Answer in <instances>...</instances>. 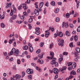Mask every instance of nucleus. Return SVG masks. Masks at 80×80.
<instances>
[{
  "mask_svg": "<svg viewBox=\"0 0 80 80\" xmlns=\"http://www.w3.org/2000/svg\"><path fill=\"white\" fill-rule=\"evenodd\" d=\"M28 78L29 79H32V75H29L28 76Z\"/></svg>",
  "mask_w": 80,
  "mask_h": 80,
  "instance_id": "6e6d98bb",
  "label": "nucleus"
},
{
  "mask_svg": "<svg viewBox=\"0 0 80 80\" xmlns=\"http://www.w3.org/2000/svg\"><path fill=\"white\" fill-rule=\"evenodd\" d=\"M55 2L54 1H52L51 2V4L52 5V6H55Z\"/></svg>",
  "mask_w": 80,
  "mask_h": 80,
  "instance_id": "c85d7f7f",
  "label": "nucleus"
},
{
  "mask_svg": "<svg viewBox=\"0 0 80 80\" xmlns=\"http://www.w3.org/2000/svg\"><path fill=\"white\" fill-rule=\"evenodd\" d=\"M16 51V49H15V48H13L12 49V51H11L9 53L8 55L9 56H10V55H13V52H15Z\"/></svg>",
  "mask_w": 80,
  "mask_h": 80,
  "instance_id": "7ed1b4c3",
  "label": "nucleus"
},
{
  "mask_svg": "<svg viewBox=\"0 0 80 80\" xmlns=\"http://www.w3.org/2000/svg\"><path fill=\"white\" fill-rule=\"evenodd\" d=\"M43 54H39L38 55V57L40 59H42L43 58Z\"/></svg>",
  "mask_w": 80,
  "mask_h": 80,
  "instance_id": "dca6fc26",
  "label": "nucleus"
},
{
  "mask_svg": "<svg viewBox=\"0 0 80 80\" xmlns=\"http://www.w3.org/2000/svg\"><path fill=\"white\" fill-rule=\"evenodd\" d=\"M13 70H16L17 69L16 68V66L14 65L13 67Z\"/></svg>",
  "mask_w": 80,
  "mask_h": 80,
  "instance_id": "5fc2aeb1",
  "label": "nucleus"
},
{
  "mask_svg": "<svg viewBox=\"0 0 80 80\" xmlns=\"http://www.w3.org/2000/svg\"><path fill=\"white\" fill-rule=\"evenodd\" d=\"M73 42H71L69 44V46L70 47H73Z\"/></svg>",
  "mask_w": 80,
  "mask_h": 80,
  "instance_id": "49530a36",
  "label": "nucleus"
},
{
  "mask_svg": "<svg viewBox=\"0 0 80 80\" xmlns=\"http://www.w3.org/2000/svg\"><path fill=\"white\" fill-rule=\"evenodd\" d=\"M3 54L4 56H7V52H3Z\"/></svg>",
  "mask_w": 80,
  "mask_h": 80,
  "instance_id": "774afa93",
  "label": "nucleus"
},
{
  "mask_svg": "<svg viewBox=\"0 0 80 80\" xmlns=\"http://www.w3.org/2000/svg\"><path fill=\"white\" fill-rule=\"evenodd\" d=\"M50 55L51 56V58L50 57H47V58H48L49 60H52L53 58V56L54 54H53V52H52L51 51L50 52Z\"/></svg>",
  "mask_w": 80,
  "mask_h": 80,
  "instance_id": "f257e3e1",
  "label": "nucleus"
},
{
  "mask_svg": "<svg viewBox=\"0 0 80 80\" xmlns=\"http://www.w3.org/2000/svg\"><path fill=\"white\" fill-rule=\"evenodd\" d=\"M56 33H55L54 34V38H57L58 36V31H56Z\"/></svg>",
  "mask_w": 80,
  "mask_h": 80,
  "instance_id": "4468645a",
  "label": "nucleus"
},
{
  "mask_svg": "<svg viewBox=\"0 0 80 80\" xmlns=\"http://www.w3.org/2000/svg\"><path fill=\"white\" fill-rule=\"evenodd\" d=\"M66 18H69L70 17V14L69 13H67L66 14Z\"/></svg>",
  "mask_w": 80,
  "mask_h": 80,
  "instance_id": "7c9ffc66",
  "label": "nucleus"
},
{
  "mask_svg": "<svg viewBox=\"0 0 80 80\" xmlns=\"http://www.w3.org/2000/svg\"><path fill=\"white\" fill-rule=\"evenodd\" d=\"M23 14L24 16H27V12H23Z\"/></svg>",
  "mask_w": 80,
  "mask_h": 80,
  "instance_id": "09e8293b",
  "label": "nucleus"
},
{
  "mask_svg": "<svg viewBox=\"0 0 80 80\" xmlns=\"http://www.w3.org/2000/svg\"><path fill=\"white\" fill-rule=\"evenodd\" d=\"M43 2H41L39 4V7L40 8H42V7H43Z\"/></svg>",
  "mask_w": 80,
  "mask_h": 80,
  "instance_id": "5701e85b",
  "label": "nucleus"
},
{
  "mask_svg": "<svg viewBox=\"0 0 80 80\" xmlns=\"http://www.w3.org/2000/svg\"><path fill=\"white\" fill-rule=\"evenodd\" d=\"M45 5V6H46V7H48L49 5H48V2H47Z\"/></svg>",
  "mask_w": 80,
  "mask_h": 80,
  "instance_id": "69168bd1",
  "label": "nucleus"
},
{
  "mask_svg": "<svg viewBox=\"0 0 80 80\" xmlns=\"http://www.w3.org/2000/svg\"><path fill=\"white\" fill-rule=\"evenodd\" d=\"M13 58H11L9 59L10 62H12V61H13Z\"/></svg>",
  "mask_w": 80,
  "mask_h": 80,
  "instance_id": "e2e57ef3",
  "label": "nucleus"
},
{
  "mask_svg": "<svg viewBox=\"0 0 80 80\" xmlns=\"http://www.w3.org/2000/svg\"><path fill=\"white\" fill-rule=\"evenodd\" d=\"M4 18H5V15H3L2 16H1V20H2V19H3Z\"/></svg>",
  "mask_w": 80,
  "mask_h": 80,
  "instance_id": "c03bdc74",
  "label": "nucleus"
},
{
  "mask_svg": "<svg viewBox=\"0 0 80 80\" xmlns=\"http://www.w3.org/2000/svg\"><path fill=\"white\" fill-rule=\"evenodd\" d=\"M58 36H59L60 37L62 38L63 37V33L61 32H58Z\"/></svg>",
  "mask_w": 80,
  "mask_h": 80,
  "instance_id": "ddd939ff",
  "label": "nucleus"
},
{
  "mask_svg": "<svg viewBox=\"0 0 80 80\" xmlns=\"http://www.w3.org/2000/svg\"><path fill=\"white\" fill-rule=\"evenodd\" d=\"M63 58H59L58 61L59 63L60 64V63H61L62 61V60H63Z\"/></svg>",
  "mask_w": 80,
  "mask_h": 80,
  "instance_id": "a211bd4d",
  "label": "nucleus"
},
{
  "mask_svg": "<svg viewBox=\"0 0 80 80\" xmlns=\"http://www.w3.org/2000/svg\"><path fill=\"white\" fill-rule=\"evenodd\" d=\"M64 27L66 28H67V27H68V24L67 23H65Z\"/></svg>",
  "mask_w": 80,
  "mask_h": 80,
  "instance_id": "bf43d9fd",
  "label": "nucleus"
},
{
  "mask_svg": "<svg viewBox=\"0 0 80 80\" xmlns=\"http://www.w3.org/2000/svg\"><path fill=\"white\" fill-rule=\"evenodd\" d=\"M28 25H29V29L30 30H31V28H32V26H31V24H28Z\"/></svg>",
  "mask_w": 80,
  "mask_h": 80,
  "instance_id": "de8ad7c7",
  "label": "nucleus"
},
{
  "mask_svg": "<svg viewBox=\"0 0 80 80\" xmlns=\"http://www.w3.org/2000/svg\"><path fill=\"white\" fill-rule=\"evenodd\" d=\"M23 50H28V47L27 46H25L23 47Z\"/></svg>",
  "mask_w": 80,
  "mask_h": 80,
  "instance_id": "6ab92c4d",
  "label": "nucleus"
},
{
  "mask_svg": "<svg viewBox=\"0 0 80 80\" xmlns=\"http://www.w3.org/2000/svg\"><path fill=\"white\" fill-rule=\"evenodd\" d=\"M31 65L33 67H35L36 66V64L35 63H32Z\"/></svg>",
  "mask_w": 80,
  "mask_h": 80,
  "instance_id": "8fccbe9b",
  "label": "nucleus"
},
{
  "mask_svg": "<svg viewBox=\"0 0 80 80\" xmlns=\"http://www.w3.org/2000/svg\"><path fill=\"white\" fill-rule=\"evenodd\" d=\"M63 55H64L67 56V55H68V53H67V52H64L63 53Z\"/></svg>",
  "mask_w": 80,
  "mask_h": 80,
  "instance_id": "603ef678",
  "label": "nucleus"
},
{
  "mask_svg": "<svg viewBox=\"0 0 80 80\" xmlns=\"http://www.w3.org/2000/svg\"><path fill=\"white\" fill-rule=\"evenodd\" d=\"M55 60H52V61L51 62V65H54L55 63Z\"/></svg>",
  "mask_w": 80,
  "mask_h": 80,
  "instance_id": "a878e982",
  "label": "nucleus"
},
{
  "mask_svg": "<svg viewBox=\"0 0 80 80\" xmlns=\"http://www.w3.org/2000/svg\"><path fill=\"white\" fill-rule=\"evenodd\" d=\"M58 44L59 46H61V47H63V43H61V42L60 43H58Z\"/></svg>",
  "mask_w": 80,
  "mask_h": 80,
  "instance_id": "3c124183",
  "label": "nucleus"
},
{
  "mask_svg": "<svg viewBox=\"0 0 80 80\" xmlns=\"http://www.w3.org/2000/svg\"><path fill=\"white\" fill-rule=\"evenodd\" d=\"M14 53L16 56H18V53H19V50L18 49H17L16 51Z\"/></svg>",
  "mask_w": 80,
  "mask_h": 80,
  "instance_id": "9b49d317",
  "label": "nucleus"
},
{
  "mask_svg": "<svg viewBox=\"0 0 80 80\" xmlns=\"http://www.w3.org/2000/svg\"><path fill=\"white\" fill-rule=\"evenodd\" d=\"M43 45H44V43L43 42H41L40 43L39 45L41 47H42L43 46Z\"/></svg>",
  "mask_w": 80,
  "mask_h": 80,
  "instance_id": "c756f323",
  "label": "nucleus"
},
{
  "mask_svg": "<svg viewBox=\"0 0 80 80\" xmlns=\"http://www.w3.org/2000/svg\"><path fill=\"white\" fill-rule=\"evenodd\" d=\"M17 23H18V24H20L22 23V21H17L16 22Z\"/></svg>",
  "mask_w": 80,
  "mask_h": 80,
  "instance_id": "13d9d810",
  "label": "nucleus"
},
{
  "mask_svg": "<svg viewBox=\"0 0 80 80\" xmlns=\"http://www.w3.org/2000/svg\"><path fill=\"white\" fill-rule=\"evenodd\" d=\"M43 13L44 14H46V13H47V12H46V9L45 8H44V9L43 11Z\"/></svg>",
  "mask_w": 80,
  "mask_h": 80,
  "instance_id": "338daca9",
  "label": "nucleus"
},
{
  "mask_svg": "<svg viewBox=\"0 0 80 80\" xmlns=\"http://www.w3.org/2000/svg\"><path fill=\"white\" fill-rule=\"evenodd\" d=\"M16 79H18V80H20V78H21V76L18 74H16L15 76Z\"/></svg>",
  "mask_w": 80,
  "mask_h": 80,
  "instance_id": "1a4fd4ad",
  "label": "nucleus"
},
{
  "mask_svg": "<svg viewBox=\"0 0 80 80\" xmlns=\"http://www.w3.org/2000/svg\"><path fill=\"white\" fill-rule=\"evenodd\" d=\"M22 5V4L20 5V6H19L18 8V10H21V7H22V6H21Z\"/></svg>",
  "mask_w": 80,
  "mask_h": 80,
  "instance_id": "58836bf2",
  "label": "nucleus"
},
{
  "mask_svg": "<svg viewBox=\"0 0 80 80\" xmlns=\"http://www.w3.org/2000/svg\"><path fill=\"white\" fill-rule=\"evenodd\" d=\"M27 72L28 74H33V71L32 69H28L27 70Z\"/></svg>",
  "mask_w": 80,
  "mask_h": 80,
  "instance_id": "f03ea898",
  "label": "nucleus"
},
{
  "mask_svg": "<svg viewBox=\"0 0 80 80\" xmlns=\"http://www.w3.org/2000/svg\"><path fill=\"white\" fill-rule=\"evenodd\" d=\"M38 63L40 64H43V61L42 59H38Z\"/></svg>",
  "mask_w": 80,
  "mask_h": 80,
  "instance_id": "9d476101",
  "label": "nucleus"
},
{
  "mask_svg": "<svg viewBox=\"0 0 80 80\" xmlns=\"http://www.w3.org/2000/svg\"><path fill=\"white\" fill-rule=\"evenodd\" d=\"M72 65V63L71 62H70L68 63V66L69 67V66H70V65Z\"/></svg>",
  "mask_w": 80,
  "mask_h": 80,
  "instance_id": "0e129e2a",
  "label": "nucleus"
},
{
  "mask_svg": "<svg viewBox=\"0 0 80 80\" xmlns=\"http://www.w3.org/2000/svg\"><path fill=\"white\" fill-rule=\"evenodd\" d=\"M65 34L67 36H70V33L69 32V31H67L65 32Z\"/></svg>",
  "mask_w": 80,
  "mask_h": 80,
  "instance_id": "f3484780",
  "label": "nucleus"
},
{
  "mask_svg": "<svg viewBox=\"0 0 80 80\" xmlns=\"http://www.w3.org/2000/svg\"><path fill=\"white\" fill-rule=\"evenodd\" d=\"M69 26L71 28H73V25L72 24H70L69 25Z\"/></svg>",
  "mask_w": 80,
  "mask_h": 80,
  "instance_id": "4d7b16f0",
  "label": "nucleus"
},
{
  "mask_svg": "<svg viewBox=\"0 0 80 80\" xmlns=\"http://www.w3.org/2000/svg\"><path fill=\"white\" fill-rule=\"evenodd\" d=\"M73 78V76L72 75H71L69 76V78H69V79H71V78Z\"/></svg>",
  "mask_w": 80,
  "mask_h": 80,
  "instance_id": "052dcab7",
  "label": "nucleus"
},
{
  "mask_svg": "<svg viewBox=\"0 0 80 80\" xmlns=\"http://www.w3.org/2000/svg\"><path fill=\"white\" fill-rule=\"evenodd\" d=\"M67 68V67H63L62 68V71H64V70H66V69Z\"/></svg>",
  "mask_w": 80,
  "mask_h": 80,
  "instance_id": "a19ab883",
  "label": "nucleus"
},
{
  "mask_svg": "<svg viewBox=\"0 0 80 80\" xmlns=\"http://www.w3.org/2000/svg\"><path fill=\"white\" fill-rule=\"evenodd\" d=\"M29 50L30 52L31 53H32V52H33V48L32 47H29Z\"/></svg>",
  "mask_w": 80,
  "mask_h": 80,
  "instance_id": "f8f14e48",
  "label": "nucleus"
},
{
  "mask_svg": "<svg viewBox=\"0 0 80 80\" xmlns=\"http://www.w3.org/2000/svg\"><path fill=\"white\" fill-rule=\"evenodd\" d=\"M75 74H76V72L74 71H73V72H72L70 73V75H75Z\"/></svg>",
  "mask_w": 80,
  "mask_h": 80,
  "instance_id": "2f4dec72",
  "label": "nucleus"
},
{
  "mask_svg": "<svg viewBox=\"0 0 80 80\" xmlns=\"http://www.w3.org/2000/svg\"><path fill=\"white\" fill-rule=\"evenodd\" d=\"M17 18V15H13L12 18H11V19H12V20H14Z\"/></svg>",
  "mask_w": 80,
  "mask_h": 80,
  "instance_id": "aec40b11",
  "label": "nucleus"
},
{
  "mask_svg": "<svg viewBox=\"0 0 80 80\" xmlns=\"http://www.w3.org/2000/svg\"><path fill=\"white\" fill-rule=\"evenodd\" d=\"M31 16H30V18L28 20V22L29 23H31V22H32V21H33V19L32 18H31Z\"/></svg>",
  "mask_w": 80,
  "mask_h": 80,
  "instance_id": "393cba45",
  "label": "nucleus"
},
{
  "mask_svg": "<svg viewBox=\"0 0 80 80\" xmlns=\"http://www.w3.org/2000/svg\"><path fill=\"white\" fill-rule=\"evenodd\" d=\"M11 5H12V3H9L6 7V8H11Z\"/></svg>",
  "mask_w": 80,
  "mask_h": 80,
  "instance_id": "423d86ee",
  "label": "nucleus"
},
{
  "mask_svg": "<svg viewBox=\"0 0 80 80\" xmlns=\"http://www.w3.org/2000/svg\"><path fill=\"white\" fill-rule=\"evenodd\" d=\"M75 56L74 57H77V58H78V59L80 58V57L79 56H78L79 54L77 52H75V54H74Z\"/></svg>",
  "mask_w": 80,
  "mask_h": 80,
  "instance_id": "2eb2a0df",
  "label": "nucleus"
},
{
  "mask_svg": "<svg viewBox=\"0 0 80 80\" xmlns=\"http://www.w3.org/2000/svg\"><path fill=\"white\" fill-rule=\"evenodd\" d=\"M72 68H75L76 67H77V64H76V63L75 62H73L72 63Z\"/></svg>",
  "mask_w": 80,
  "mask_h": 80,
  "instance_id": "6e6552de",
  "label": "nucleus"
},
{
  "mask_svg": "<svg viewBox=\"0 0 80 80\" xmlns=\"http://www.w3.org/2000/svg\"><path fill=\"white\" fill-rule=\"evenodd\" d=\"M20 18H21V19L22 20H23V19H24L25 18V16L24 15H22L21 17Z\"/></svg>",
  "mask_w": 80,
  "mask_h": 80,
  "instance_id": "a18cd8bd",
  "label": "nucleus"
},
{
  "mask_svg": "<svg viewBox=\"0 0 80 80\" xmlns=\"http://www.w3.org/2000/svg\"><path fill=\"white\" fill-rule=\"evenodd\" d=\"M55 67H58L59 65L58 63L55 62Z\"/></svg>",
  "mask_w": 80,
  "mask_h": 80,
  "instance_id": "f704fd0d",
  "label": "nucleus"
},
{
  "mask_svg": "<svg viewBox=\"0 0 80 80\" xmlns=\"http://www.w3.org/2000/svg\"><path fill=\"white\" fill-rule=\"evenodd\" d=\"M22 77H23L24 76H25V72H22Z\"/></svg>",
  "mask_w": 80,
  "mask_h": 80,
  "instance_id": "864d4df0",
  "label": "nucleus"
},
{
  "mask_svg": "<svg viewBox=\"0 0 80 80\" xmlns=\"http://www.w3.org/2000/svg\"><path fill=\"white\" fill-rule=\"evenodd\" d=\"M40 49H38L36 51V52L37 53H40Z\"/></svg>",
  "mask_w": 80,
  "mask_h": 80,
  "instance_id": "680f3d73",
  "label": "nucleus"
},
{
  "mask_svg": "<svg viewBox=\"0 0 80 80\" xmlns=\"http://www.w3.org/2000/svg\"><path fill=\"white\" fill-rule=\"evenodd\" d=\"M50 35V32H47L45 34V36L46 38L48 37V35Z\"/></svg>",
  "mask_w": 80,
  "mask_h": 80,
  "instance_id": "4be33fe9",
  "label": "nucleus"
},
{
  "mask_svg": "<svg viewBox=\"0 0 80 80\" xmlns=\"http://www.w3.org/2000/svg\"><path fill=\"white\" fill-rule=\"evenodd\" d=\"M34 14H35L36 15L38 16L39 15V12L37 9H35L34 11Z\"/></svg>",
  "mask_w": 80,
  "mask_h": 80,
  "instance_id": "0eeeda50",
  "label": "nucleus"
},
{
  "mask_svg": "<svg viewBox=\"0 0 80 80\" xmlns=\"http://www.w3.org/2000/svg\"><path fill=\"white\" fill-rule=\"evenodd\" d=\"M13 10L12 9H11V12L10 13V15L11 16H12L13 15Z\"/></svg>",
  "mask_w": 80,
  "mask_h": 80,
  "instance_id": "79ce46f5",
  "label": "nucleus"
},
{
  "mask_svg": "<svg viewBox=\"0 0 80 80\" xmlns=\"http://www.w3.org/2000/svg\"><path fill=\"white\" fill-rule=\"evenodd\" d=\"M53 72L56 75L58 73V70L57 68H54L53 69Z\"/></svg>",
  "mask_w": 80,
  "mask_h": 80,
  "instance_id": "39448f33",
  "label": "nucleus"
},
{
  "mask_svg": "<svg viewBox=\"0 0 80 80\" xmlns=\"http://www.w3.org/2000/svg\"><path fill=\"white\" fill-rule=\"evenodd\" d=\"M51 30L52 32H53V31H54V28H52V27H50L49 30Z\"/></svg>",
  "mask_w": 80,
  "mask_h": 80,
  "instance_id": "72a5a7b5",
  "label": "nucleus"
},
{
  "mask_svg": "<svg viewBox=\"0 0 80 80\" xmlns=\"http://www.w3.org/2000/svg\"><path fill=\"white\" fill-rule=\"evenodd\" d=\"M76 52H77L78 53L80 52V49L79 48H76L75 49Z\"/></svg>",
  "mask_w": 80,
  "mask_h": 80,
  "instance_id": "412c9836",
  "label": "nucleus"
},
{
  "mask_svg": "<svg viewBox=\"0 0 80 80\" xmlns=\"http://www.w3.org/2000/svg\"><path fill=\"white\" fill-rule=\"evenodd\" d=\"M77 32H80V27L79 26L78 28L77 29Z\"/></svg>",
  "mask_w": 80,
  "mask_h": 80,
  "instance_id": "37998d69",
  "label": "nucleus"
},
{
  "mask_svg": "<svg viewBox=\"0 0 80 80\" xmlns=\"http://www.w3.org/2000/svg\"><path fill=\"white\" fill-rule=\"evenodd\" d=\"M27 3L26 2L25 3L22 4L21 5V7H23L24 10L25 11L27 9V7H26Z\"/></svg>",
  "mask_w": 80,
  "mask_h": 80,
  "instance_id": "20e7f679",
  "label": "nucleus"
},
{
  "mask_svg": "<svg viewBox=\"0 0 80 80\" xmlns=\"http://www.w3.org/2000/svg\"><path fill=\"white\" fill-rule=\"evenodd\" d=\"M59 18L57 17L56 18V22H59Z\"/></svg>",
  "mask_w": 80,
  "mask_h": 80,
  "instance_id": "e433bc0d",
  "label": "nucleus"
},
{
  "mask_svg": "<svg viewBox=\"0 0 80 80\" xmlns=\"http://www.w3.org/2000/svg\"><path fill=\"white\" fill-rule=\"evenodd\" d=\"M17 63L18 65L20 64V61L19 59L17 60Z\"/></svg>",
  "mask_w": 80,
  "mask_h": 80,
  "instance_id": "c9c22d12",
  "label": "nucleus"
},
{
  "mask_svg": "<svg viewBox=\"0 0 80 80\" xmlns=\"http://www.w3.org/2000/svg\"><path fill=\"white\" fill-rule=\"evenodd\" d=\"M59 9L58 8H57L55 10L54 12L55 13H57L59 12Z\"/></svg>",
  "mask_w": 80,
  "mask_h": 80,
  "instance_id": "bb28decb",
  "label": "nucleus"
},
{
  "mask_svg": "<svg viewBox=\"0 0 80 80\" xmlns=\"http://www.w3.org/2000/svg\"><path fill=\"white\" fill-rule=\"evenodd\" d=\"M74 39L75 42H77L78 40V36L77 35H75L74 37Z\"/></svg>",
  "mask_w": 80,
  "mask_h": 80,
  "instance_id": "b1692460",
  "label": "nucleus"
},
{
  "mask_svg": "<svg viewBox=\"0 0 80 80\" xmlns=\"http://www.w3.org/2000/svg\"><path fill=\"white\" fill-rule=\"evenodd\" d=\"M53 46H54L53 43H51L50 45L49 48H50V49H52V48Z\"/></svg>",
  "mask_w": 80,
  "mask_h": 80,
  "instance_id": "cd10ccee",
  "label": "nucleus"
},
{
  "mask_svg": "<svg viewBox=\"0 0 80 80\" xmlns=\"http://www.w3.org/2000/svg\"><path fill=\"white\" fill-rule=\"evenodd\" d=\"M36 32H38L40 31V28H37L35 29Z\"/></svg>",
  "mask_w": 80,
  "mask_h": 80,
  "instance_id": "4c0bfd02",
  "label": "nucleus"
},
{
  "mask_svg": "<svg viewBox=\"0 0 80 80\" xmlns=\"http://www.w3.org/2000/svg\"><path fill=\"white\" fill-rule=\"evenodd\" d=\"M35 33H36V34H37V35H38L40 34V31H36Z\"/></svg>",
  "mask_w": 80,
  "mask_h": 80,
  "instance_id": "ea45409f",
  "label": "nucleus"
},
{
  "mask_svg": "<svg viewBox=\"0 0 80 80\" xmlns=\"http://www.w3.org/2000/svg\"><path fill=\"white\" fill-rule=\"evenodd\" d=\"M1 27L2 28H5V24L3 23H1Z\"/></svg>",
  "mask_w": 80,
  "mask_h": 80,
  "instance_id": "473e14b6",
  "label": "nucleus"
}]
</instances>
